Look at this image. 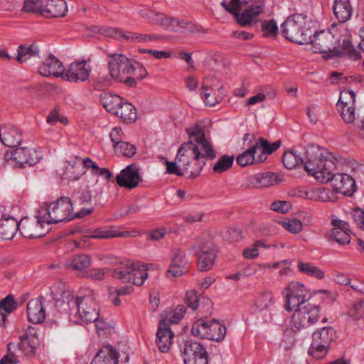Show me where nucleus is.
<instances>
[{
	"label": "nucleus",
	"mask_w": 364,
	"mask_h": 364,
	"mask_svg": "<svg viewBox=\"0 0 364 364\" xmlns=\"http://www.w3.org/2000/svg\"><path fill=\"white\" fill-rule=\"evenodd\" d=\"M311 40L308 44H312L316 53H328L330 57L346 55L353 60L361 58L360 52L355 50L347 35L341 40L336 38L329 30L317 32L315 25V33L311 35Z\"/></svg>",
	"instance_id": "obj_1"
},
{
	"label": "nucleus",
	"mask_w": 364,
	"mask_h": 364,
	"mask_svg": "<svg viewBox=\"0 0 364 364\" xmlns=\"http://www.w3.org/2000/svg\"><path fill=\"white\" fill-rule=\"evenodd\" d=\"M303 165L309 174L322 183L329 181L336 165L330 159V154L314 144L304 148Z\"/></svg>",
	"instance_id": "obj_2"
},
{
	"label": "nucleus",
	"mask_w": 364,
	"mask_h": 364,
	"mask_svg": "<svg viewBox=\"0 0 364 364\" xmlns=\"http://www.w3.org/2000/svg\"><path fill=\"white\" fill-rule=\"evenodd\" d=\"M283 36L291 42L308 44L315 33V22L301 14L289 16L281 25Z\"/></svg>",
	"instance_id": "obj_3"
},
{
	"label": "nucleus",
	"mask_w": 364,
	"mask_h": 364,
	"mask_svg": "<svg viewBox=\"0 0 364 364\" xmlns=\"http://www.w3.org/2000/svg\"><path fill=\"white\" fill-rule=\"evenodd\" d=\"M131 63L130 60L123 54L107 53L109 74H100L97 78L96 87L98 89L107 87L113 80L127 86Z\"/></svg>",
	"instance_id": "obj_4"
},
{
	"label": "nucleus",
	"mask_w": 364,
	"mask_h": 364,
	"mask_svg": "<svg viewBox=\"0 0 364 364\" xmlns=\"http://www.w3.org/2000/svg\"><path fill=\"white\" fill-rule=\"evenodd\" d=\"M196 151L193 142L189 141L183 144L177 153L176 161L188 178L199 176L206 164L205 159H201L199 153Z\"/></svg>",
	"instance_id": "obj_5"
},
{
	"label": "nucleus",
	"mask_w": 364,
	"mask_h": 364,
	"mask_svg": "<svg viewBox=\"0 0 364 364\" xmlns=\"http://www.w3.org/2000/svg\"><path fill=\"white\" fill-rule=\"evenodd\" d=\"M312 341L309 353L316 359H322L329 352L337 338L336 330L331 326H325L316 330L312 333Z\"/></svg>",
	"instance_id": "obj_6"
},
{
	"label": "nucleus",
	"mask_w": 364,
	"mask_h": 364,
	"mask_svg": "<svg viewBox=\"0 0 364 364\" xmlns=\"http://www.w3.org/2000/svg\"><path fill=\"white\" fill-rule=\"evenodd\" d=\"M121 265V267L113 271V277L124 283L141 286L148 277L144 265L139 262L125 260Z\"/></svg>",
	"instance_id": "obj_7"
},
{
	"label": "nucleus",
	"mask_w": 364,
	"mask_h": 364,
	"mask_svg": "<svg viewBox=\"0 0 364 364\" xmlns=\"http://www.w3.org/2000/svg\"><path fill=\"white\" fill-rule=\"evenodd\" d=\"M21 235L28 238H38L45 236L50 230L45 217L41 214L40 208L33 218L22 217L18 222Z\"/></svg>",
	"instance_id": "obj_8"
},
{
	"label": "nucleus",
	"mask_w": 364,
	"mask_h": 364,
	"mask_svg": "<svg viewBox=\"0 0 364 364\" xmlns=\"http://www.w3.org/2000/svg\"><path fill=\"white\" fill-rule=\"evenodd\" d=\"M77 315L82 322L88 323L96 321L99 316L98 305L92 289H84L77 296L76 308Z\"/></svg>",
	"instance_id": "obj_9"
},
{
	"label": "nucleus",
	"mask_w": 364,
	"mask_h": 364,
	"mask_svg": "<svg viewBox=\"0 0 364 364\" xmlns=\"http://www.w3.org/2000/svg\"><path fill=\"white\" fill-rule=\"evenodd\" d=\"M242 4L241 0H231L230 2L223 0L221 3L226 11L235 16L237 23L242 26H247L257 21L263 11L264 5L249 4L247 8L240 14L238 9Z\"/></svg>",
	"instance_id": "obj_10"
},
{
	"label": "nucleus",
	"mask_w": 364,
	"mask_h": 364,
	"mask_svg": "<svg viewBox=\"0 0 364 364\" xmlns=\"http://www.w3.org/2000/svg\"><path fill=\"white\" fill-rule=\"evenodd\" d=\"M20 206H0V238L11 240L19 230Z\"/></svg>",
	"instance_id": "obj_11"
},
{
	"label": "nucleus",
	"mask_w": 364,
	"mask_h": 364,
	"mask_svg": "<svg viewBox=\"0 0 364 364\" xmlns=\"http://www.w3.org/2000/svg\"><path fill=\"white\" fill-rule=\"evenodd\" d=\"M318 305L307 304L297 308L291 317V327L294 331L307 329L315 325L321 318Z\"/></svg>",
	"instance_id": "obj_12"
},
{
	"label": "nucleus",
	"mask_w": 364,
	"mask_h": 364,
	"mask_svg": "<svg viewBox=\"0 0 364 364\" xmlns=\"http://www.w3.org/2000/svg\"><path fill=\"white\" fill-rule=\"evenodd\" d=\"M187 133L193 142V146L196 151L199 153V156L205 159H214L216 157V151L213 149L211 141L205 137L203 129L200 125H194L187 129Z\"/></svg>",
	"instance_id": "obj_13"
},
{
	"label": "nucleus",
	"mask_w": 364,
	"mask_h": 364,
	"mask_svg": "<svg viewBox=\"0 0 364 364\" xmlns=\"http://www.w3.org/2000/svg\"><path fill=\"white\" fill-rule=\"evenodd\" d=\"M285 291L287 294L284 309L287 311L305 305V302L310 298L308 289L299 282L294 281L289 283Z\"/></svg>",
	"instance_id": "obj_14"
},
{
	"label": "nucleus",
	"mask_w": 364,
	"mask_h": 364,
	"mask_svg": "<svg viewBox=\"0 0 364 364\" xmlns=\"http://www.w3.org/2000/svg\"><path fill=\"white\" fill-rule=\"evenodd\" d=\"M181 351L185 364H208L207 350L197 341H186Z\"/></svg>",
	"instance_id": "obj_15"
},
{
	"label": "nucleus",
	"mask_w": 364,
	"mask_h": 364,
	"mask_svg": "<svg viewBox=\"0 0 364 364\" xmlns=\"http://www.w3.org/2000/svg\"><path fill=\"white\" fill-rule=\"evenodd\" d=\"M201 89V97L204 103L210 107L220 103L225 95L223 85L218 81L210 83L208 79H205Z\"/></svg>",
	"instance_id": "obj_16"
},
{
	"label": "nucleus",
	"mask_w": 364,
	"mask_h": 364,
	"mask_svg": "<svg viewBox=\"0 0 364 364\" xmlns=\"http://www.w3.org/2000/svg\"><path fill=\"white\" fill-rule=\"evenodd\" d=\"M91 70V67L85 60L73 62L65 69L63 79L71 82H83L88 80Z\"/></svg>",
	"instance_id": "obj_17"
},
{
	"label": "nucleus",
	"mask_w": 364,
	"mask_h": 364,
	"mask_svg": "<svg viewBox=\"0 0 364 364\" xmlns=\"http://www.w3.org/2000/svg\"><path fill=\"white\" fill-rule=\"evenodd\" d=\"M187 259L185 252L180 248H174L171 253V263L166 276L172 279L184 274L187 270Z\"/></svg>",
	"instance_id": "obj_18"
},
{
	"label": "nucleus",
	"mask_w": 364,
	"mask_h": 364,
	"mask_svg": "<svg viewBox=\"0 0 364 364\" xmlns=\"http://www.w3.org/2000/svg\"><path fill=\"white\" fill-rule=\"evenodd\" d=\"M11 159L20 166L25 165L33 166L37 164L43 157L42 152L33 148L21 147L17 148L11 153Z\"/></svg>",
	"instance_id": "obj_19"
},
{
	"label": "nucleus",
	"mask_w": 364,
	"mask_h": 364,
	"mask_svg": "<svg viewBox=\"0 0 364 364\" xmlns=\"http://www.w3.org/2000/svg\"><path fill=\"white\" fill-rule=\"evenodd\" d=\"M39 208L49 226L52 223L70 220L71 206H39Z\"/></svg>",
	"instance_id": "obj_20"
},
{
	"label": "nucleus",
	"mask_w": 364,
	"mask_h": 364,
	"mask_svg": "<svg viewBox=\"0 0 364 364\" xmlns=\"http://www.w3.org/2000/svg\"><path fill=\"white\" fill-rule=\"evenodd\" d=\"M53 298L55 300V307L61 313H71L75 310L77 302V296L69 289H64L58 292L57 290L52 291Z\"/></svg>",
	"instance_id": "obj_21"
},
{
	"label": "nucleus",
	"mask_w": 364,
	"mask_h": 364,
	"mask_svg": "<svg viewBox=\"0 0 364 364\" xmlns=\"http://www.w3.org/2000/svg\"><path fill=\"white\" fill-rule=\"evenodd\" d=\"M141 181L139 169L136 164L127 166L116 176L117 184L128 189L136 187Z\"/></svg>",
	"instance_id": "obj_22"
},
{
	"label": "nucleus",
	"mask_w": 364,
	"mask_h": 364,
	"mask_svg": "<svg viewBox=\"0 0 364 364\" xmlns=\"http://www.w3.org/2000/svg\"><path fill=\"white\" fill-rule=\"evenodd\" d=\"M36 330L33 327H28L24 333L19 337V343L16 345V348L24 355H34L38 346V339Z\"/></svg>",
	"instance_id": "obj_23"
},
{
	"label": "nucleus",
	"mask_w": 364,
	"mask_h": 364,
	"mask_svg": "<svg viewBox=\"0 0 364 364\" xmlns=\"http://www.w3.org/2000/svg\"><path fill=\"white\" fill-rule=\"evenodd\" d=\"M328 182H331L332 186L337 192L345 196H351L356 189L354 179L346 173H333Z\"/></svg>",
	"instance_id": "obj_24"
},
{
	"label": "nucleus",
	"mask_w": 364,
	"mask_h": 364,
	"mask_svg": "<svg viewBox=\"0 0 364 364\" xmlns=\"http://www.w3.org/2000/svg\"><path fill=\"white\" fill-rule=\"evenodd\" d=\"M39 73L45 77H55L63 78L65 68L63 63L53 55L46 58L38 68Z\"/></svg>",
	"instance_id": "obj_25"
},
{
	"label": "nucleus",
	"mask_w": 364,
	"mask_h": 364,
	"mask_svg": "<svg viewBox=\"0 0 364 364\" xmlns=\"http://www.w3.org/2000/svg\"><path fill=\"white\" fill-rule=\"evenodd\" d=\"M331 225L333 228L331 230L329 238L342 245L348 244L350 242V236L348 232L349 230L348 223L332 217Z\"/></svg>",
	"instance_id": "obj_26"
},
{
	"label": "nucleus",
	"mask_w": 364,
	"mask_h": 364,
	"mask_svg": "<svg viewBox=\"0 0 364 364\" xmlns=\"http://www.w3.org/2000/svg\"><path fill=\"white\" fill-rule=\"evenodd\" d=\"M1 142L8 147H16L22 140L21 131L11 124H4L0 127Z\"/></svg>",
	"instance_id": "obj_27"
},
{
	"label": "nucleus",
	"mask_w": 364,
	"mask_h": 364,
	"mask_svg": "<svg viewBox=\"0 0 364 364\" xmlns=\"http://www.w3.org/2000/svg\"><path fill=\"white\" fill-rule=\"evenodd\" d=\"M191 250L195 255H216L217 246L213 238L209 235H201L197 237Z\"/></svg>",
	"instance_id": "obj_28"
},
{
	"label": "nucleus",
	"mask_w": 364,
	"mask_h": 364,
	"mask_svg": "<svg viewBox=\"0 0 364 364\" xmlns=\"http://www.w3.org/2000/svg\"><path fill=\"white\" fill-rule=\"evenodd\" d=\"M173 337L174 333L170 327L166 326L165 323L159 322L156 332V344L161 353L168 351Z\"/></svg>",
	"instance_id": "obj_29"
},
{
	"label": "nucleus",
	"mask_w": 364,
	"mask_h": 364,
	"mask_svg": "<svg viewBox=\"0 0 364 364\" xmlns=\"http://www.w3.org/2000/svg\"><path fill=\"white\" fill-rule=\"evenodd\" d=\"M27 316L30 322L38 324L46 318V313L40 299H31L27 304Z\"/></svg>",
	"instance_id": "obj_30"
},
{
	"label": "nucleus",
	"mask_w": 364,
	"mask_h": 364,
	"mask_svg": "<svg viewBox=\"0 0 364 364\" xmlns=\"http://www.w3.org/2000/svg\"><path fill=\"white\" fill-rule=\"evenodd\" d=\"M119 353L110 346L102 348L92 359L91 364H118Z\"/></svg>",
	"instance_id": "obj_31"
},
{
	"label": "nucleus",
	"mask_w": 364,
	"mask_h": 364,
	"mask_svg": "<svg viewBox=\"0 0 364 364\" xmlns=\"http://www.w3.org/2000/svg\"><path fill=\"white\" fill-rule=\"evenodd\" d=\"M68 11L65 0H48L43 10V15L47 18L62 17Z\"/></svg>",
	"instance_id": "obj_32"
},
{
	"label": "nucleus",
	"mask_w": 364,
	"mask_h": 364,
	"mask_svg": "<svg viewBox=\"0 0 364 364\" xmlns=\"http://www.w3.org/2000/svg\"><path fill=\"white\" fill-rule=\"evenodd\" d=\"M251 184L257 188H267L279 182L278 176L272 172H264L250 177Z\"/></svg>",
	"instance_id": "obj_33"
},
{
	"label": "nucleus",
	"mask_w": 364,
	"mask_h": 364,
	"mask_svg": "<svg viewBox=\"0 0 364 364\" xmlns=\"http://www.w3.org/2000/svg\"><path fill=\"white\" fill-rule=\"evenodd\" d=\"M333 11L337 19L341 23L348 21L353 14L350 0H334Z\"/></svg>",
	"instance_id": "obj_34"
},
{
	"label": "nucleus",
	"mask_w": 364,
	"mask_h": 364,
	"mask_svg": "<svg viewBox=\"0 0 364 364\" xmlns=\"http://www.w3.org/2000/svg\"><path fill=\"white\" fill-rule=\"evenodd\" d=\"M130 235L128 231L120 232L113 228H96L86 231L85 237H92L93 239H109L113 237H127Z\"/></svg>",
	"instance_id": "obj_35"
},
{
	"label": "nucleus",
	"mask_w": 364,
	"mask_h": 364,
	"mask_svg": "<svg viewBox=\"0 0 364 364\" xmlns=\"http://www.w3.org/2000/svg\"><path fill=\"white\" fill-rule=\"evenodd\" d=\"M304 148L292 149L284 153L282 162L284 166L291 169L297 166L303 165Z\"/></svg>",
	"instance_id": "obj_36"
},
{
	"label": "nucleus",
	"mask_w": 364,
	"mask_h": 364,
	"mask_svg": "<svg viewBox=\"0 0 364 364\" xmlns=\"http://www.w3.org/2000/svg\"><path fill=\"white\" fill-rule=\"evenodd\" d=\"M100 102L107 111L115 114L118 112L123 99L117 95L107 92L101 95Z\"/></svg>",
	"instance_id": "obj_37"
},
{
	"label": "nucleus",
	"mask_w": 364,
	"mask_h": 364,
	"mask_svg": "<svg viewBox=\"0 0 364 364\" xmlns=\"http://www.w3.org/2000/svg\"><path fill=\"white\" fill-rule=\"evenodd\" d=\"M83 165L80 158L76 157L75 159L68 162L65 168L64 174L66 178L71 181L78 180L83 174Z\"/></svg>",
	"instance_id": "obj_38"
},
{
	"label": "nucleus",
	"mask_w": 364,
	"mask_h": 364,
	"mask_svg": "<svg viewBox=\"0 0 364 364\" xmlns=\"http://www.w3.org/2000/svg\"><path fill=\"white\" fill-rule=\"evenodd\" d=\"M91 264V257L88 255L81 254L73 256L66 261L65 267L73 270H83Z\"/></svg>",
	"instance_id": "obj_39"
},
{
	"label": "nucleus",
	"mask_w": 364,
	"mask_h": 364,
	"mask_svg": "<svg viewBox=\"0 0 364 364\" xmlns=\"http://www.w3.org/2000/svg\"><path fill=\"white\" fill-rule=\"evenodd\" d=\"M280 146V142L279 141H275L272 144H269L267 140L263 138H260L258 142L254 146V148L257 154V157L263 159V161L266 160L267 156L271 154L273 151L277 150Z\"/></svg>",
	"instance_id": "obj_40"
},
{
	"label": "nucleus",
	"mask_w": 364,
	"mask_h": 364,
	"mask_svg": "<svg viewBox=\"0 0 364 364\" xmlns=\"http://www.w3.org/2000/svg\"><path fill=\"white\" fill-rule=\"evenodd\" d=\"M115 115L127 123L134 122L137 118L136 110L134 105L124 100Z\"/></svg>",
	"instance_id": "obj_41"
},
{
	"label": "nucleus",
	"mask_w": 364,
	"mask_h": 364,
	"mask_svg": "<svg viewBox=\"0 0 364 364\" xmlns=\"http://www.w3.org/2000/svg\"><path fill=\"white\" fill-rule=\"evenodd\" d=\"M226 335V327L215 319L208 323L207 339L221 341Z\"/></svg>",
	"instance_id": "obj_42"
},
{
	"label": "nucleus",
	"mask_w": 364,
	"mask_h": 364,
	"mask_svg": "<svg viewBox=\"0 0 364 364\" xmlns=\"http://www.w3.org/2000/svg\"><path fill=\"white\" fill-rule=\"evenodd\" d=\"M186 313V308L183 305H178L174 309L165 311L164 316L160 323H165L166 326L171 323H178Z\"/></svg>",
	"instance_id": "obj_43"
},
{
	"label": "nucleus",
	"mask_w": 364,
	"mask_h": 364,
	"mask_svg": "<svg viewBox=\"0 0 364 364\" xmlns=\"http://www.w3.org/2000/svg\"><path fill=\"white\" fill-rule=\"evenodd\" d=\"M148 73L143 65L136 63H131V70L129 75L127 87H134L136 85L137 81L144 79Z\"/></svg>",
	"instance_id": "obj_44"
},
{
	"label": "nucleus",
	"mask_w": 364,
	"mask_h": 364,
	"mask_svg": "<svg viewBox=\"0 0 364 364\" xmlns=\"http://www.w3.org/2000/svg\"><path fill=\"white\" fill-rule=\"evenodd\" d=\"M16 309V304L11 294L6 296L0 301V325L4 326L7 314L11 313Z\"/></svg>",
	"instance_id": "obj_45"
},
{
	"label": "nucleus",
	"mask_w": 364,
	"mask_h": 364,
	"mask_svg": "<svg viewBox=\"0 0 364 364\" xmlns=\"http://www.w3.org/2000/svg\"><path fill=\"white\" fill-rule=\"evenodd\" d=\"M262 161V158L257 157L254 146L243 151L237 157V162L241 166H246L252 164H259Z\"/></svg>",
	"instance_id": "obj_46"
},
{
	"label": "nucleus",
	"mask_w": 364,
	"mask_h": 364,
	"mask_svg": "<svg viewBox=\"0 0 364 364\" xmlns=\"http://www.w3.org/2000/svg\"><path fill=\"white\" fill-rule=\"evenodd\" d=\"M17 53L16 60L21 63L30 58L38 56L40 50L36 44H31L29 46L21 45L18 48Z\"/></svg>",
	"instance_id": "obj_47"
},
{
	"label": "nucleus",
	"mask_w": 364,
	"mask_h": 364,
	"mask_svg": "<svg viewBox=\"0 0 364 364\" xmlns=\"http://www.w3.org/2000/svg\"><path fill=\"white\" fill-rule=\"evenodd\" d=\"M297 267L298 269L301 272L306 274L307 276L313 277L318 279H321L325 276L323 271L311 263L299 261Z\"/></svg>",
	"instance_id": "obj_48"
},
{
	"label": "nucleus",
	"mask_w": 364,
	"mask_h": 364,
	"mask_svg": "<svg viewBox=\"0 0 364 364\" xmlns=\"http://www.w3.org/2000/svg\"><path fill=\"white\" fill-rule=\"evenodd\" d=\"M208 323L203 318L196 320L192 325L191 333L193 336L202 339H207Z\"/></svg>",
	"instance_id": "obj_49"
},
{
	"label": "nucleus",
	"mask_w": 364,
	"mask_h": 364,
	"mask_svg": "<svg viewBox=\"0 0 364 364\" xmlns=\"http://www.w3.org/2000/svg\"><path fill=\"white\" fill-rule=\"evenodd\" d=\"M136 33L125 31L118 28H111L107 30L108 36L118 40H124L131 43H136Z\"/></svg>",
	"instance_id": "obj_50"
},
{
	"label": "nucleus",
	"mask_w": 364,
	"mask_h": 364,
	"mask_svg": "<svg viewBox=\"0 0 364 364\" xmlns=\"http://www.w3.org/2000/svg\"><path fill=\"white\" fill-rule=\"evenodd\" d=\"M235 157L230 155H223L220 157L213 167V172L216 173H221L229 168H230L233 164Z\"/></svg>",
	"instance_id": "obj_51"
},
{
	"label": "nucleus",
	"mask_w": 364,
	"mask_h": 364,
	"mask_svg": "<svg viewBox=\"0 0 364 364\" xmlns=\"http://www.w3.org/2000/svg\"><path fill=\"white\" fill-rule=\"evenodd\" d=\"M171 31L176 33H195L198 31L196 26L190 21L174 19Z\"/></svg>",
	"instance_id": "obj_52"
},
{
	"label": "nucleus",
	"mask_w": 364,
	"mask_h": 364,
	"mask_svg": "<svg viewBox=\"0 0 364 364\" xmlns=\"http://www.w3.org/2000/svg\"><path fill=\"white\" fill-rule=\"evenodd\" d=\"M274 304V296L271 292L259 294L255 300V306L259 311L268 309Z\"/></svg>",
	"instance_id": "obj_53"
},
{
	"label": "nucleus",
	"mask_w": 364,
	"mask_h": 364,
	"mask_svg": "<svg viewBox=\"0 0 364 364\" xmlns=\"http://www.w3.org/2000/svg\"><path fill=\"white\" fill-rule=\"evenodd\" d=\"M198 256V268L201 272L210 269L214 264L216 255H196Z\"/></svg>",
	"instance_id": "obj_54"
},
{
	"label": "nucleus",
	"mask_w": 364,
	"mask_h": 364,
	"mask_svg": "<svg viewBox=\"0 0 364 364\" xmlns=\"http://www.w3.org/2000/svg\"><path fill=\"white\" fill-rule=\"evenodd\" d=\"M114 149L116 154H121L127 157H132L136 153V147L124 141L114 146Z\"/></svg>",
	"instance_id": "obj_55"
},
{
	"label": "nucleus",
	"mask_w": 364,
	"mask_h": 364,
	"mask_svg": "<svg viewBox=\"0 0 364 364\" xmlns=\"http://www.w3.org/2000/svg\"><path fill=\"white\" fill-rule=\"evenodd\" d=\"M355 94L349 90H345L341 92L338 102L336 104V107L355 105Z\"/></svg>",
	"instance_id": "obj_56"
},
{
	"label": "nucleus",
	"mask_w": 364,
	"mask_h": 364,
	"mask_svg": "<svg viewBox=\"0 0 364 364\" xmlns=\"http://www.w3.org/2000/svg\"><path fill=\"white\" fill-rule=\"evenodd\" d=\"M174 19L173 18L167 16L164 14L156 11V15L152 18L151 22L162 26L165 29L171 31Z\"/></svg>",
	"instance_id": "obj_57"
},
{
	"label": "nucleus",
	"mask_w": 364,
	"mask_h": 364,
	"mask_svg": "<svg viewBox=\"0 0 364 364\" xmlns=\"http://www.w3.org/2000/svg\"><path fill=\"white\" fill-rule=\"evenodd\" d=\"M314 194L318 200L323 203H333L336 198V194L329 189H317Z\"/></svg>",
	"instance_id": "obj_58"
},
{
	"label": "nucleus",
	"mask_w": 364,
	"mask_h": 364,
	"mask_svg": "<svg viewBox=\"0 0 364 364\" xmlns=\"http://www.w3.org/2000/svg\"><path fill=\"white\" fill-rule=\"evenodd\" d=\"M346 123H352L355 118V105L336 107Z\"/></svg>",
	"instance_id": "obj_59"
},
{
	"label": "nucleus",
	"mask_w": 364,
	"mask_h": 364,
	"mask_svg": "<svg viewBox=\"0 0 364 364\" xmlns=\"http://www.w3.org/2000/svg\"><path fill=\"white\" fill-rule=\"evenodd\" d=\"M45 6L41 0H25L23 10L26 12L41 13L43 15V10Z\"/></svg>",
	"instance_id": "obj_60"
},
{
	"label": "nucleus",
	"mask_w": 364,
	"mask_h": 364,
	"mask_svg": "<svg viewBox=\"0 0 364 364\" xmlns=\"http://www.w3.org/2000/svg\"><path fill=\"white\" fill-rule=\"evenodd\" d=\"M8 353L4 355L0 360V364H17V356L15 355V352L13 350L16 349V344L9 343L7 345Z\"/></svg>",
	"instance_id": "obj_61"
},
{
	"label": "nucleus",
	"mask_w": 364,
	"mask_h": 364,
	"mask_svg": "<svg viewBox=\"0 0 364 364\" xmlns=\"http://www.w3.org/2000/svg\"><path fill=\"white\" fill-rule=\"evenodd\" d=\"M262 30L265 36H274L278 32L277 24L273 19L264 21L262 23Z\"/></svg>",
	"instance_id": "obj_62"
},
{
	"label": "nucleus",
	"mask_w": 364,
	"mask_h": 364,
	"mask_svg": "<svg viewBox=\"0 0 364 364\" xmlns=\"http://www.w3.org/2000/svg\"><path fill=\"white\" fill-rule=\"evenodd\" d=\"M364 301L358 302L348 310V315L355 320H359L363 318Z\"/></svg>",
	"instance_id": "obj_63"
},
{
	"label": "nucleus",
	"mask_w": 364,
	"mask_h": 364,
	"mask_svg": "<svg viewBox=\"0 0 364 364\" xmlns=\"http://www.w3.org/2000/svg\"><path fill=\"white\" fill-rule=\"evenodd\" d=\"M225 237L230 242H238L243 237L242 231L238 228H230L226 232Z\"/></svg>",
	"instance_id": "obj_64"
}]
</instances>
